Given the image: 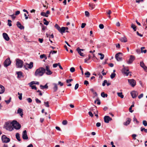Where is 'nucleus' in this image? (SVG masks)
<instances>
[{
	"label": "nucleus",
	"instance_id": "nucleus-50",
	"mask_svg": "<svg viewBox=\"0 0 147 147\" xmlns=\"http://www.w3.org/2000/svg\"><path fill=\"white\" fill-rule=\"evenodd\" d=\"M73 80L72 79H70L69 80H66V82L67 83H69L70 82H71Z\"/></svg>",
	"mask_w": 147,
	"mask_h": 147
},
{
	"label": "nucleus",
	"instance_id": "nucleus-62",
	"mask_svg": "<svg viewBox=\"0 0 147 147\" xmlns=\"http://www.w3.org/2000/svg\"><path fill=\"white\" fill-rule=\"evenodd\" d=\"M100 125H101V124L99 122L97 123H96V126L97 127H100Z\"/></svg>",
	"mask_w": 147,
	"mask_h": 147
},
{
	"label": "nucleus",
	"instance_id": "nucleus-34",
	"mask_svg": "<svg viewBox=\"0 0 147 147\" xmlns=\"http://www.w3.org/2000/svg\"><path fill=\"white\" fill-rule=\"evenodd\" d=\"M101 96L102 97L105 98V97H107V94H105L104 92H102L101 93Z\"/></svg>",
	"mask_w": 147,
	"mask_h": 147
},
{
	"label": "nucleus",
	"instance_id": "nucleus-57",
	"mask_svg": "<svg viewBox=\"0 0 147 147\" xmlns=\"http://www.w3.org/2000/svg\"><path fill=\"white\" fill-rule=\"evenodd\" d=\"M35 84V83L34 81H32L30 83H29V85L30 86H32V85Z\"/></svg>",
	"mask_w": 147,
	"mask_h": 147
},
{
	"label": "nucleus",
	"instance_id": "nucleus-58",
	"mask_svg": "<svg viewBox=\"0 0 147 147\" xmlns=\"http://www.w3.org/2000/svg\"><path fill=\"white\" fill-rule=\"evenodd\" d=\"M84 84L86 85V86L89 84V82L87 80H85L84 81Z\"/></svg>",
	"mask_w": 147,
	"mask_h": 147
},
{
	"label": "nucleus",
	"instance_id": "nucleus-18",
	"mask_svg": "<svg viewBox=\"0 0 147 147\" xmlns=\"http://www.w3.org/2000/svg\"><path fill=\"white\" fill-rule=\"evenodd\" d=\"M5 91V87L3 86L0 84V94H3Z\"/></svg>",
	"mask_w": 147,
	"mask_h": 147
},
{
	"label": "nucleus",
	"instance_id": "nucleus-61",
	"mask_svg": "<svg viewBox=\"0 0 147 147\" xmlns=\"http://www.w3.org/2000/svg\"><path fill=\"white\" fill-rule=\"evenodd\" d=\"M132 136L134 139H136V135L135 134L132 135Z\"/></svg>",
	"mask_w": 147,
	"mask_h": 147
},
{
	"label": "nucleus",
	"instance_id": "nucleus-45",
	"mask_svg": "<svg viewBox=\"0 0 147 147\" xmlns=\"http://www.w3.org/2000/svg\"><path fill=\"white\" fill-rule=\"evenodd\" d=\"M30 86L31 87L32 89H34L35 90H36L37 89V88L35 86L32 85Z\"/></svg>",
	"mask_w": 147,
	"mask_h": 147
},
{
	"label": "nucleus",
	"instance_id": "nucleus-56",
	"mask_svg": "<svg viewBox=\"0 0 147 147\" xmlns=\"http://www.w3.org/2000/svg\"><path fill=\"white\" fill-rule=\"evenodd\" d=\"M78 87H79V84H76V85H75V90H77L78 88Z\"/></svg>",
	"mask_w": 147,
	"mask_h": 147
},
{
	"label": "nucleus",
	"instance_id": "nucleus-37",
	"mask_svg": "<svg viewBox=\"0 0 147 147\" xmlns=\"http://www.w3.org/2000/svg\"><path fill=\"white\" fill-rule=\"evenodd\" d=\"M55 27L59 31L60 30V28L59 26L57 24H56L55 26Z\"/></svg>",
	"mask_w": 147,
	"mask_h": 147
},
{
	"label": "nucleus",
	"instance_id": "nucleus-6",
	"mask_svg": "<svg viewBox=\"0 0 147 147\" xmlns=\"http://www.w3.org/2000/svg\"><path fill=\"white\" fill-rule=\"evenodd\" d=\"M33 63L32 62H30L29 64L26 63L24 65V67L26 70L28 69V68L31 69L33 67Z\"/></svg>",
	"mask_w": 147,
	"mask_h": 147
},
{
	"label": "nucleus",
	"instance_id": "nucleus-39",
	"mask_svg": "<svg viewBox=\"0 0 147 147\" xmlns=\"http://www.w3.org/2000/svg\"><path fill=\"white\" fill-rule=\"evenodd\" d=\"M143 124L145 126H147V122L146 120H143L142 121Z\"/></svg>",
	"mask_w": 147,
	"mask_h": 147
},
{
	"label": "nucleus",
	"instance_id": "nucleus-5",
	"mask_svg": "<svg viewBox=\"0 0 147 147\" xmlns=\"http://www.w3.org/2000/svg\"><path fill=\"white\" fill-rule=\"evenodd\" d=\"M123 68L122 70V73L125 74L126 76L129 75V76H131V72L129 71V70L126 68L124 65L123 66Z\"/></svg>",
	"mask_w": 147,
	"mask_h": 147
},
{
	"label": "nucleus",
	"instance_id": "nucleus-29",
	"mask_svg": "<svg viewBox=\"0 0 147 147\" xmlns=\"http://www.w3.org/2000/svg\"><path fill=\"white\" fill-rule=\"evenodd\" d=\"M118 96L121 97V98H123L124 97V96L122 94V92H118L117 93Z\"/></svg>",
	"mask_w": 147,
	"mask_h": 147
},
{
	"label": "nucleus",
	"instance_id": "nucleus-22",
	"mask_svg": "<svg viewBox=\"0 0 147 147\" xmlns=\"http://www.w3.org/2000/svg\"><path fill=\"white\" fill-rule=\"evenodd\" d=\"M53 85L54 86L53 88V89L54 90V92H56L58 89L57 84L55 83H53Z\"/></svg>",
	"mask_w": 147,
	"mask_h": 147
},
{
	"label": "nucleus",
	"instance_id": "nucleus-28",
	"mask_svg": "<svg viewBox=\"0 0 147 147\" xmlns=\"http://www.w3.org/2000/svg\"><path fill=\"white\" fill-rule=\"evenodd\" d=\"M131 28H132L134 31L136 30V26L133 24H132L131 26Z\"/></svg>",
	"mask_w": 147,
	"mask_h": 147
},
{
	"label": "nucleus",
	"instance_id": "nucleus-17",
	"mask_svg": "<svg viewBox=\"0 0 147 147\" xmlns=\"http://www.w3.org/2000/svg\"><path fill=\"white\" fill-rule=\"evenodd\" d=\"M3 36L4 38L7 41H9V38L7 34L6 33H3Z\"/></svg>",
	"mask_w": 147,
	"mask_h": 147
},
{
	"label": "nucleus",
	"instance_id": "nucleus-11",
	"mask_svg": "<svg viewBox=\"0 0 147 147\" xmlns=\"http://www.w3.org/2000/svg\"><path fill=\"white\" fill-rule=\"evenodd\" d=\"M128 82L131 86L134 87L135 86L136 84V82L134 79H128Z\"/></svg>",
	"mask_w": 147,
	"mask_h": 147
},
{
	"label": "nucleus",
	"instance_id": "nucleus-21",
	"mask_svg": "<svg viewBox=\"0 0 147 147\" xmlns=\"http://www.w3.org/2000/svg\"><path fill=\"white\" fill-rule=\"evenodd\" d=\"M17 112L18 113H19L20 115L22 117L23 114L22 109L19 108L17 111Z\"/></svg>",
	"mask_w": 147,
	"mask_h": 147
},
{
	"label": "nucleus",
	"instance_id": "nucleus-47",
	"mask_svg": "<svg viewBox=\"0 0 147 147\" xmlns=\"http://www.w3.org/2000/svg\"><path fill=\"white\" fill-rule=\"evenodd\" d=\"M35 100L36 102L37 103H41V101L40 100H39L38 98H36L35 99Z\"/></svg>",
	"mask_w": 147,
	"mask_h": 147
},
{
	"label": "nucleus",
	"instance_id": "nucleus-9",
	"mask_svg": "<svg viewBox=\"0 0 147 147\" xmlns=\"http://www.w3.org/2000/svg\"><path fill=\"white\" fill-rule=\"evenodd\" d=\"M45 72L46 74L48 75H51L52 74V72L50 69V67L49 65H47L46 66Z\"/></svg>",
	"mask_w": 147,
	"mask_h": 147
},
{
	"label": "nucleus",
	"instance_id": "nucleus-3",
	"mask_svg": "<svg viewBox=\"0 0 147 147\" xmlns=\"http://www.w3.org/2000/svg\"><path fill=\"white\" fill-rule=\"evenodd\" d=\"M13 129L14 128L17 130L19 129L21 127V125L16 121L14 120L12 121Z\"/></svg>",
	"mask_w": 147,
	"mask_h": 147
},
{
	"label": "nucleus",
	"instance_id": "nucleus-51",
	"mask_svg": "<svg viewBox=\"0 0 147 147\" xmlns=\"http://www.w3.org/2000/svg\"><path fill=\"white\" fill-rule=\"evenodd\" d=\"M57 53V51H51L50 52V54H53L56 53Z\"/></svg>",
	"mask_w": 147,
	"mask_h": 147
},
{
	"label": "nucleus",
	"instance_id": "nucleus-25",
	"mask_svg": "<svg viewBox=\"0 0 147 147\" xmlns=\"http://www.w3.org/2000/svg\"><path fill=\"white\" fill-rule=\"evenodd\" d=\"M17 74L18 75V78H20L22 76V73L21 71L17 72Z\"/></svg>",
	"mask_w": 147,
	"mask_h": 147
},
{
	"label": "nucleus",
	"instance_id": "nucleus-63",
	"mask_svg": "<svg viewBox=\"0 0 147 147\" xmlns=\"http://www.w3.org/2000/svg\"><path fill=\"white\" fill-rule=\"evenodd\" d=\"M38 40L40 43H41L43 41V39L42 38H39Z\"/></svg>",
	"mask_w": 147,
	"mask_h": 147
},
{
	"label": "nucleus",
	"instance_id": "nucleus-49",
	"mask_svg": "<svg viewBox=\"0 0 147 147\" xmlns=\"http://www.w3.org/2000/svg\"><path fill=\"white\" fill-rule=\"evenodd\" d=\"M85 15L86 16L88 17L90 15L88 11H85Z\"/></svg>",
	"mask_w": 147,
	"mask_h": 147
},
{
	"label": "nucleus",
	"instance_id": "nucleus-54",
	"mask_svg": "<svg viewBox=\"0 0 147 147\" xmlns=\"http://www.w3.org/2000/svg\"><path fill=\"white\" fill-rule=\"evenodd\" d=\"M59 63H55L53 65V67L55 68L57 67V66H58Z\"/></svg>",
	"mask_w": 147,
	"mask_h": 147
},
{
	"label": "nucleus",
	"instance_id": "nucleus-33",
	"mask_svg": "<svg viewBox=\"0 0 147 147\" xmlns=\"http://www.w3.org/2000/svg\"><path fill=\"white\" fill-rule=\"evenodd\" d=\"M40 15L42 16H43L46 17H48V15H47L46 13L44 12H41L40 13Z\"/></svg>",
	"mask_w": 147,
	"mask_h": 147
},
{
	"label": "nucleus",
	"instance_id": "nucleus-7",
	"mask_svg": "<svg viewBox=\"0 0 147 147\" xmlns=\"http://www.w3.org/2000/svg\"><path fill=\"white\" fill-rule=\"evenodd\" d=\"M11 63V61L9 58H7L4 63V65L5 67H7L9 66Z\"/></svg>",
	"mask_w": 147,
	"mask_h": 147
},
{
	"label": "nucleus",
	"instance_id": "nucleus-20",
	"mask_svg": "<svg viewBox=\"0 0 147 147\" xmlns=\"http://www.w3.org/2000/svg\"><path fill=\"white\" fill-rule=\"evenodd\" d=\"M127 121L123 123L124 125L126 126L129 125L131 121V119L129 118H127Z\"/></svg>",
	"mask_w": 147,
	"mask_h": 147
},
{
	"label": "nucleus",
	"instance_id": "nucleus-26",
	"mask_svg": "<svg viewBox=\"0 0 147 147\" xmlns=\"http://www.w3.org/2000/svg\"><path fill=\"white\" fill-rule=\"evenodd\" d=\"M16 138L19 141H21V139H20V134L18 133L16 134Z\"/></svg>",
	"mask_w": 147,
	"mask_h": 147
},
{
	"label": "nucleus",
	"instance_id": "nucleus-38",
	"mask_svg": "<svg viewBox=\"0 0 147 147\" xmlns=\"http://www.w3.org/2000/svg\"><path fill=\"white\" fill-rule=\"evenodd\" d=\"M116 74L114 73H113L111 74L110 76L111 78V79H113L115 76Z\"/></svg>",
	"mask_w": 147,
	"mask_h": 147
},
{
	"label": "nucleus",
	"instance_id": "nucleus-27",
	"mask_svg": "<svg viewBox=\"0 0 147 147\" xmlns=\"http://www.w3.org/2000/svg\"><path fill=\"white\" fill-rule=\"evenodd\" d=\"M40 87L41 89H44V88L47 89L48 88V86L47 84H46L45 86L40 85Z\"/></svg>",
	"mask_w": 147,
	"mask_h": 147
},
{
	"label": "nucleus",
	"instance_id": "nucleus-53",
	"mask_svg": "<svg viewBox=\"0 0 147 147\" xmlns=\"http://www.w3.org/2000/svg\"><path fill=\"white\" fill-rule=\"evenodd\" d=\"M27 100L28 101V102L29 103H30L32 102V99L30 98H27Z\"/></svg>",
	"mask_w": 147,
	"mask_h": 147
},
{
	"label": "nucleus",
	"instance_id": "nucleus-12",
	"mask_svg": "<svg viewBox=\"0 0 147 147\" xmlns=\"http://www.w3.org/2000/svg\"><path fill=\"white\" fill-rule=\"evenodd\" d=\"M22 138L24 140H27L28 139L27 131L26 130L24 131L23 132L22 134Z\"/></svg>",
	"mask_w": 147,
	"mask_h": 147
},
{
	"label": "nucleus",
	"instance_id": "nucleus-41",
	"mask_svg": "<svg viewBox=\"0 0 147 147\" xmlns=\"http://www.w3.org/2000/svg\"><path fill=\"white\" fill-rule=\"evenodd\" d=\"M44 57H46L45 59H47V57L45 54L42 55L40 56V59H42Z\"/></svg>",
	"mask_w": 147,
	"mask_h": 147
},
{
	"label": "nucleus",
	"instance_id": "nucleus-42",
	"mask_svg": "<svg viewBox=\"0 0 147 147\" xmlns=\"http://www.w3.org/2000/svg\"><path fill=\"white\" fill-rule=\"evenodd\" d=\"M62 123L63 125H66L67 123V121L66 120H63L62 121Z\"/></svg>",
	"mask_w": 147,
	"mask_h": 147
},
{
	"label": "nucleus",
	"instance_id": "nucleus-23",
	"mask_svg": "<svg viewBox=\"0 0 147 147\" xmlns=\"http://www.w3.org/2000/svg\"><path fill=\"white\" fill-rule=\"evenodd\" d=\"M65 30L66 29L65 27H61V29H60V30H59V31L61 33H64L65 32Z\"/></svg>",
	"mask_w": 147,
	"mask_h": 147
},
{
	"label": "nucleus",
	"instance_id": "nucleus-8",
	"mask_svg": "<svg viewBox=\"0 0 147 147\" xmlns=\"http://www.w3.org/2000/svg\"><path fill=\"white\" fill-rule=\"evenodd\" d=\"M2 140L3 142L6 143L9 142L10 141L9 139L5 135H3L2 136Z\"/></svg>",
	"mask_w": 147,
	"mask_h": 147
},
{
	"label": "nucleus",
	"instance_id": "nucleus-44",
	"mask_svg": "<svg viewBox=\"0 0 147 147\" xmlns=\"http://www.w3.org/2000/svg\"><path fill=\"white\" fill-rule=\"evenodd\" d=\"M70 71L71 72H73L75 71V69L74 67H71L70 68Z\"/></svg>",
	"mask_w": 147,
	"mask_h": 147
},
{
	"label": "nucleus",
	"instance_id": "nucleus-13",
	"mask_svg": "<svg viewBox=\"0 0 147 147\" xmlns=\"http://www.w3.org/2000/svg\"><path fill=\"white\" fill-rule=\"evenodd\" d=\"M104 121L105 123H108L109 121L112 120V118L109 116H106L104 117Z\"/></svg>",
	"mask_w": 147,
	"mask_h": 147
},
{
	"label": "nucleus",
	"instance_id": "nucleus-15",
	"mask_svg": "<svg viewBox=\"0 0 147 147\" xmlns=\"http://www.w3.org/2000/svg\"><path fill=\"white\" fill-rule=\"evenodd\" d=\"M131 95L133 98L136 97L138 95V93L136 91H133L131 92Z\"/></svg>",
	"mask_w": 147,
	"mask_h": 147
},
{
	"label": "nucleus",
	"instance_id": "nucleus-1",
	"mask_svg": "<svg viewBox=\"0 0 147 147\" xmlns=\"http://www.w3.org/2000/svg\"><path fill=\"white\" fill-rule=\"evenodd\" d=\"M45 72V69L43 67H40L36 70L34 73V75L36 77L41 76Z\"/></svg>",
	"mask_w": 147,
	"mask_h": 147
},
{
	"label": "nucleus",
	"instance_id": "nucleus-36",
	"mask_svg": "<svg viewBox=\"0 0 147 147\" xmlns=\"http://www.w3.org/2000/svg\"><path fill=\"white\" fill-rule=\"evenodd\" d=\"M91 56L90 55H89L88 58H86L84 59V62L85 63H87V61L90 59L91 58Z\"/></svg>",
	"mask_w": 147,
	"mask_h": 147
},
{
	"label": "nucleus",
	"instance_id": "nucleus-32",
	"mask_svg": "<svg viewBox=\"0 0 147 147\" xmlns=\"http://www.w3.org/2000/svg\"><path fill=\"white\" fill-rule=\"evenodd\" d=\"M44 105L46 107H49V102L48 101L44 102Z\"/></svg>",
	"mask_w": 147,
	"mask_h": 147
},
{
	"label": "nucleus",
	"instance_id": "nucleus-55",
	"mask_svg": "<svg viewBox=\"0 0 147 147\" xmlns=\"http://www.w3.org/2000/svg\"><path fill=\"white\" fill-rule=\"evenodd\" d=\"M86 25V24L85 23H82V24L81 27L82 28H84L85 25Z\"/></svg>",
	"mask_w": 147,
	"mask_h": 147
},
{
	"label": "nucleus",
	"instance_id": "nucleus-52",
	"mask_svg": "<svg viewBox=\"0 0 147 147\" xmlns=\"http://www.w3.org/2000/svg\"><path fill=\"white\" fill-rule=\"evenodd\" d=\"M133 121H134H134H136V123H139V122L138 121L137 119H136V117H135V116H134L133 118Z\"/></svg>",
	"mask_w": 147,
	"mask_h": 147
},
{
	"label": "nucleus",
	"instance_id": "nucleus-30",
	"mask_svg": "<svg viewBox=\"0 0 147 147\" xmlns=\"http://www.w3.org/2000/svg\"><path fill=\"white\" fill-rule=\"evenodd\" d=\"M84 74L86 76V78L89 77L90 75V73L88 71L85 73Z\"/></svg>",
	"mask_w": 147,
	"mask_h": 147
},
{
	"label": "nucleus",
	"instance_id": "nucleus-59",
	"mask_svg": "<svg viewBox=\"0 0 147 147\" xmlns=\"http://www.w3.org/2000/svg\"><path fill=\"white\" fill-rule=\"evenodd\" d=\"M10 16L11 17L12 19L13 20L16 17L15 16V15L14 14L10 15Z\"/></svg>",
	"mask_w": 147,
	"mask_h": 147
},
{
	"label": "nucleus",
	"instance_id": "nucleus-4",
	"mask_svg": "<svg viewBox=\"0 0 147 147\" xmlns=\"http://www.w3.org/2000/svg\"><path fill=\"white\" fill-rule=\"evenodd\" d=\"M23 62L18 59L16 60V65L18 68H21L23 67Z\"/></svg>",
	"mask_w": 147,
	"mask_h": 147
},
{
	"label": "nucleus",
	"instance_id": "nucleus-14",
	"mask_svg": "<svg viewBox=\"0 0 147 147\" xmlns=\"http://www.w3.org/2000/svg\"><path fill=\"white\" fill-rule=\"evenodd\" d=\"M135 57L134 56H133V55H131L130 56V57L129 58V60L128 61H127V63L128 64H131V63L135 59Z\"/></svg>",
	"mask_w": 147,
	"mask_h": 147
},
{
	"label": "nucleus",
	"instance_id": "nucleus-19",
	"mask_svg": "<svg viewBox=\"0 0 147 147\" xmlns=\"http://www.w3.org/2000/svg\"><path fill=\"white\" fill-rule=\"evenodd\" d=\"M16 25L21 30L24 29V26H22L19 22H17Z\"/></svg>",
	"mask_w": 147,
	"mask_h": 147
},
{
	"label": "nucleus",
	"instance_id": "nucleus-48",
	"mask_svg": "<svg viewBox=\"0 0 147 147\" xmlns=\"http://www.w3.org/2000/svg\"><path fill=\"white\" fill-rule=\"evenodd\" d=\"M99 27L101 29H102L104 28V26L103 24H100L99 25Z\"/></svg>",
	"mask_w": 147,
	"mask_h": 147
},
{
	"label": "nucleus",
	"instance_id": "nucleus-46",
	"mask_svg": "<svg viewBox=\"0 0 147 147\" xmlns=\"http://www.w3.org/2000/svg\"><path fill=\"white\" fill-rule=\"evenodd\" d=\"M140 66L142 68L145 66L144 63L143 62H140Z\"/></svg>",
	"mask_w": 147,
	"mask_h": 147
},
{
	"label": "nucleus",
	"instance_id": "nucleus-60",
	"mask_svg": "<svg viewBox=\"0 0 147 147\" xmlns=\"http://www.w3.org/2000/svg\"><path fill=\"white\" fill-rule=\"evenodd\" d=\"M88 114L91 117H92L93 116V114L91 111H89L88 112Z\"/></svg>",
	"mask_w": 147,
	"mask_h": 147
},
{
	"label": "nucleus",
	"instance_id": "nucleus-10",
	"mask_svg": "<svg viewBox=\"0 0 147 147\" xmlns=\"http://www.w3.org/2000/svg\"><path fill=\"white\" fill-rule=\"evenodd\" d=\"M122 54L121 53L119 52L115 55V58L118 61H120L122 60V57L120 56V55H122Z\"/></svg>",
	"mask_w": 147,
	"mask_h": 147
},
{
	"label": "nucleus",
	"instance_id": "nucleus-24",
	"mask_svg": "<svg viewBox=\"0 0 147 147\" xmlns=\"http://www.w3.org/2000/svg\"><path fill=\"white\" fill-rule=\"evenodd\" d=\"M120 41L122 42H127V38L125 37L121 38L120 39Z\"/></svg>",
	"mask_w": 147,
	"mask_h": 147
},
{
	"label": "nucleus",
	"instance_id": "nucleus-31",
	"mask_svg": "<svg viewBox=\"0 0 147 147\" xmlns=\"http://www.w3.org/2000/svg\"><path fill=\"white\" fill-rule=\"evenodd\" d=\"M89 7L91 8L92 9H93L95 6V5L92 3H89Z\"/></svg>",
	"mask_w": 147,
	"mask_h": 147
},
{
	"label": "nucleus",
	"instance_id": "nucleus-64",
	"mask_svg": "<svg viewBox=\"0 0 147 147\" xmlns=\"http://www.w3.org/2000/svg\"><path fill=\"white\" fill-rule=\"evenodd\" d=\"M58 84L60 85V86H62L63 85V84L60 81L58 82Z\"/></svg>",
	"mask_w": 147,
	"mask_h": 147
},
{
	"label": "nucleus",
	"instance_id": "nucleus-43",
	"mask_svg": "<svg viewBox=\"0 0 147 147\" xmlns=\"http://www.w3.org/2000/svg\"><path fill=\"white\" fill-rule=\"evenodd\" d=\"M11 98L10 97L9 99L8 100H5V102H6L7 104H9L11 102Z\"/></svg>",
	"mask_w": 147,
	"mask_h": 147
},
{
	"label": "nucleus",
	"instance_id": "nucleus-35",
	"mask_svg": "<svg viewBox=\"0 0 147 147\" xmlns=\"http://www.w3.org/2000/svg\"><path fill=\"white\" fill-rule=\"evenodd\" d=\"M98 54V55H100L101 56V57L100 58V59L102 60L104 59V55L103 54L99 53Z\"/></svg>",
	"mask_w": 147,
	"mask_h": 147
},
{
	"label": "nucleus",
	"instance_id": "nucleus-2",
	"mask_svg": "<svg viewBox=\"0 0 147 147\" xmlns=\"http://www.w3.org/2000/svg\"><path fill=\"white\" fill-rule=\"evenodd\" d=\"M13 124L12 122L8 121L6 122L5 125V129L9 131H12L13 130Z\"/></svg>",
	"mask_w": 147,
	"mask_h": 147
},
{
	"label": "nucleus",
	"instance_id": "nucleus-16",
	"mask_svg": "<svg viewBox=\"0 0 147 147\" xmlns=\"http://www.w3.org/2000/svg\"><path fill=\"white\" fill-rule=\"evenodd\" d=\"M76 50L81 56L82 57H84L85 56V54L81 52L82 49H80L79 47H78L77 48Z\"/></svg>",
	"mask_w": 147,
	"mask_h": 147
},
{
	"label": "nucleus",
	"instance_id": "nucleus-40",
	"mask_svg": "<svg viewBox=\"0 0 147 147\" xmlns=\"http://www.w3.org/2000/svg\"><path fill=\"white\" fill-rule=\"evenodd\" d=\"M7 21L8 22V25L9 26H12V24H11V21L10 20H8Z\"/></svg>",
	"mask_w": 147,
	"mask_h": 147
}]
</instances>
